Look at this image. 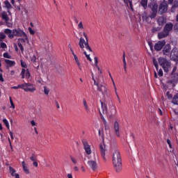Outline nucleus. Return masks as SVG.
<instances>
[{
  "label": "nucleus",
  "mask_w": 178,
  "mask_h": 178,
  "mask_svg": "<svg viewBox=\"0 0 178 178\" xmlns=\"http://www.w3.org/2000/svg\"><path fill=\"white\" fill-rule=\"evenodd\" d=\"M112 161L116 172H120L122 170V156L119 150L115 149L113 152Z\"/></svg>",
  "instance_id": "nucleus-1"
},
{
  "label": "nucleus",
  "mask_w": 178,
  "mask_h": 178,
  "mask_svg": "<svg viewBox=\"0 0 178 178\" xmlns=\"http://www.w3.org/2000/svg\"><path fill=\"white\" fill-rule=\"evenodd\" d=\"M101 108L102 111H99V113L102 116V113L103 115H106L107 118H109L110 119H113L116 115H118V111H116V108H113L110 110V111L108 112V106H106V104L101 102Z\"/></svg>",
  "instance_id": "nucleus-2"
},
{
  "label": "nucleus",
  "mask_w": 178,
  "mask_h": 178,
  "mask_svg": "<svg viewBox=\"0 0 178 178\" xmlns=\"http://www.w3.org/2000/svg\"><path fill=\"white\" fill-rule=\"evenodd\" d=\"M5 34H7L10 40H13L15 37H26V33L22 29H6L4 30Z\"/></svg>",
  "instance_id": "nucleus-3"
},
{
  "label": "nucleus",
  "mask_w": 178,
  "mask_h": 178,
  "mask_svg": "<svg viewBox=\"0 0 178 178\" xmlns=\"http://www.w3.org/2000/svg\"><path fill=\"white\" fill-rule=\"evenodd\" d=\"M88 166L91 169L93 172H96V170H98V163L97 161H98V154H95V152L93 153V159L91 156H88Z\"/></svg>",
  "instance_id": "nucleus-4"
},
{
  "label": "nucleus",
  "mask_w": 178,
  "mask_h": 178,
  "mask_svg": "<svg viewBox=\"0 0 178 178\" xmlns=\"http://www.w3.org/2000/svg\"><path fill=\"white\" fill-rule=\"evenodd\" d=\"M158 62L159 65H160V66L163 67L164 72H165L166 73H168L170 67H172V64H170V61L163 57L159 58Z\"/></svg>",
  "instance_id": "nucleus-5"
},
{
  "label": "nucleus",
  "mask_w": 178,
  "mask_h": 178,
  "mask_svg": "<svg viewBox=\"0 0 178 178\" xmlns=\"http://www.w3.org/2000/svg\"><path fill=\"white\" fill-rule=\"evenodd\" d=\"M0 16H1V19L4 20V24L8 27L9 29H12L13 27V21L9 18L8 13L5 11H1L0 13Z\"/></svg>",
  "instance_id": "nucleus-6"
},
{
  "label": "nucleus",
  "mask_w": 178,
  "mask_h": 178,
  "mask_svg": "<svg viewBox=\"0 0 178 178\" xmlns=\"http://www.w3.org/2000/svg\"><path fill=\"white\" fill-rule=\"evenodd\" d=\"M79 45L81 51H84V48H86L87 51H89V52H92V49H91V47H90V44H88V40H86L83 39V37H81L79 38Z\"/></svg>",
  "instance_id": "nucleus-7"
},
{
  "label": "nucleus",
  "mask_w": 178,
  "mask_h": 178,
  "mask_svg": "<svg viewBox=\"0 0 178 178\" xmlns=\"http://www.w3.org/2000/svg\"><path fill=\"white\" fill-rule=\"evenodd\" d=\"M168 2L166 1H163L161 2L159 7V14L163 15V13H166L168 12Z\"/></svg>",
  "instance_id": "nucleus-8"
},
{
  "label": "nucleus",
  "mask_w": 178,
  "mask_h": 178,
  "mask_svg": "<svg viewBox=\"0 0 178 178\" xmlns=\"http://www.w3.org/2000/svg\"><path fill=\"white\" fill-rule=\"evenodd\" d=\"M22 38H18L17 39V44H18V47L20 49V50L22 51V52H23L24 51V48L23 47V44H24V42H26V41H27V42H29V37L27 36V34L25 33V36H22Z\"/></svg>",
  "instance_id": "nucleus-9"
},
{
  "label": "nucleus",
  "mask_w": 178,
  "mask_h": 178,
  "mask_svg": "<svg viewBox=\"0 0 178 178\" xmlns=\"http://www.w3.org/2000/svg\"><path fill=\"white\" fill-rule=\"evenodd\" d=\"M113 129L117 137H120V124L119 121L115 120L113 124Z\"/></svg>",
  "instance_id": "nucleus-10"
},
{
  "label": "nucleus",
  "mask_w": 178,
  "mask_h": 178,
  "mask_svg": "<svg viewBox=\"0 0 178 178\" xmlns=\"http://www.w3.org/2000/svg\"><path fill=\"white\" fill-rule=\"evenodd\" d=\"M83 149L86 152V155H91V154H92V150L91 149V145H90L88 144V142L87 141H83Z\"/></svg>",
  "instance_id": "nucleus-11"
},
{
  "label": "nucleus",
  "mask_w": 178,
  "mask_h": 178,
  "mask_svg": "<svg viewBox=\"0 0 178 178\" xmlns=\"http://www.w3.org/2000/svg\"><path fill=\"white\" fill-rule=\"evenodd\" d=\"M166 42L165 40H160L157 42L154 45L155 51H161L162 48L165 47Z\"/></svg>",
  "instance_id": "nucleus-12"
},
{
  "label": "nucleus",
  "mask_w": 178,
  "mask_h": 178,
  "mask_svg": "<svg viewBox=\"0 0 178 178\" xmlns=\"http://www.w3.org/2000/svg\"><path fill=\"white\" fill-rule=\"evenodd\" d=\"M97 90L102 92V95H108V89L106 88V86L104 85H99L97 86Z\"/></svg>",
  "instance_id": "nucleus-13"
},
{
  "label": "nucleus",
  "mask_w": 178,
  "mask_h": 178,
  "mask_svg": "<svg viewBox=\"0 0 178 178\" xmlns=\"http://www.w3.org/2000/svg\"><path fill=\"white\" fill-rule=\"evenodd\" d=\"M170 51H172V47H170V44H167L163 49V55L169 56L170 55Z\"/></svg>",
  "instance_id": "nucleus-14"
},
{
  "label": "nucleus",
  "mask_w": 178,
  "mask_h": 178,
  "mask_svg": "<svg viewBox=\"0 0 178 178\" xmlns=\"http://www.w3.org/2000/svg\"><path fill=\"white\" fill-rule=\"evenodd\" d=\"M9 172L13 177L20 178V175L17 172H16V170H15V168H13V167H12V166L9 167Z\"/></svg>",
  "instance_id": "nucleus-15"
},
{
  "label": "nucleus",
  "mask_w": 178,
  "mask_h": 178,
  "mask_svg": "<svg viewBox=\"0 0 178 178\" xmlns=\"http://www.w3.org/2000/svg\"><path fill=\"white\" fill-rule=\"evenodd\" d=\"M21 76L22 79H24V77H26V79H29L30 77V72H29V70H25L24 68H22L21 72Z\"/></svg>",
  "instance_id": "nucleus-16"
},
{
  "label": "nucleus",
  "mask_w": 178,
  "mask_h": 178,
  "mask_svg": "<svg viewBox=\"0 0 178 178\" xmlns=\"http://www.w3.org/2000/svg\"><path fill=\"white\" fill-rule=\"evenodd\" d=\"M35 91V87L30 83H26V92H34Z\"/></svg>",
  "instance_id": "nucleus-17"
},
{
  "label": "nucleus",
  "mask_w": 178,
  "mask_h": 178,
  "mask_svg": "<svg viewBox=\"0 0 178 178\" xmlns=\"http://www.w3.org/2000/svg\"><path fill=\"white\" fill-rule=\"evenodd\" d=\"M168 35H169V33L163 30L162 32L159 33L158 38L159 40H162V38H166Z\"/></svg>",
  "instance_id": "nucleus-18"
},
{
  "label": "nucleus",
  "mask_w": 178,
  "mask_h": 178,
  "mask_svg": "<svg viewBox=\"0 0 178 178\" xmlns=\"http://www.w3.org/2000/svg\"><path fill=\"white\" fill-rule=\"evenodd\" d=\"M172 29H173V24L172 23L167 24L163 29V30L165 31L168 34H169V32L172 31Z\"/></svg>",
  "instance_id": "nucleus-19"
},
{
  "label": "nucleus",
  "mask_w": 178,
  "mask_h": 178,
  "mask_svg": "<svg viewBox=\"0 0 178 178\" xmlns=\"http://www.w3.org/2000/svg\"><path fill=\"white\" fill-rule=\"evenodd\" d=\"M99 149H100V152H101V155H102V158H104V159H105V151H106V149H105V145L100 144Z\"/></svg>",
  "instance_id": "nucleus-20"
},
{
  "label": "nucleus",
  "mask_w": 178,
  "mask_h": 178,
  "mask_svg": "<svg viewBox=\"0 0 178 178\" xmlns=\"http://www.w3.org/2000/svg\"><path fill=\"white\" fill-rule=\"evenodd\" d=\"M23 170L26 175H30V170H29V167L27 166V164H26V161H22V163Z\"/></svg>",
  "instance_id": "nucleus-21"
},
{
  "label": "nucleus",
  "mask_w": 178,
  "mask_h": 178,
  "mask_svg": "<svg viewBox=\"0 0 178 178\" xmlns=\"http://www.w3.org/2000/svg\"><path fill=\"white\" fill-rule=\"evenodd\" d=\"M157 22L159 26H163V24L166 23V19H165L163 17H159L157 19Z\"/></svg>",
  "instance_id": "nucleus-22"
},
{
  "label": "nucleus",
  "mask_w": 178,
  "mask_h": 178,
  "mask_svg": "<svg viewBox=\"0 0 178 178\" xmlns=\"http://www.w3.org/2000/svg\"><path fill=\"white\" fill-rule=\"evenodd\" d=\"M74 59L75 60V63L77 65L79 70H81V63H80V60H79V57L77 55L74 54Z\"/></svg>",
  "instance_id": "nucleus-23"
},
{
  "label": "nucleus",
  "mask_w": 178,
  "mask_h": 178,
  "mask_svg": "<svg viewBox=\"0 0 178 178\" xmlns=\"http://www.w3.org/2000/svg\"><path fill=\"white\" fill-rule=\"evenodd\" d=\"M5 63L6 65H8V66H9V67H13V66H15V65H16V62H15V60H8V59L5 60Z\"/></svg>",
  "instance_id": "nucleus-24"
},
{
  "label": "nucleus",
  "mask_w": 178,
  "mask_h": 178,
  "mask_svg": "<svg viewBox=\"0 0 178 178\" xmlns=\"http://www.w3.org/2000/svg\"><path fill=\"white\" fill-rule=\"evenodd\" d=\"M102 120L104 122L105 130H109L110 129L109 124H108V122H106V120H105V118H104V116H102Z\"/></svg>",
  "instance_id": "nucleus-25"
},
{
  "label": "nucleus",
  "mask_w": 178,
  "mask_h": 178,
  "mask_svg": "<svg viewBox=\"0 0 178 178\" xmlns=\"http://www.w3.org/2000/svg\"><path fill=\"white\" fill-rule=\"evenodd\" d=\"M83 104L85 111H86L88 113H90V108H88V104H87V101H86V99H83Z\"/></svg>",
  "instance_id": "nucleus-26"
},
{
  "label": "nucleus",
  "mask_w": 178,
  "mask_h": 178,
  "mask_svg": "<svg viewBox=\"0 0 178 178\" xmlns=\"http://www.w3.org/2000/svg\"><path fill=\"white\" fill-rule=\"evenodd\" d=\"M125 3H127V6H128V8H130V9H131V10H134L133 9V3L131 2V1L130 0H124Z\"/></svg>",
  "instance_id": "nucleus-27"
},
{
  "label": "nucleus",
  "mask_w": 178,
  "mask_h": 178,
  "mask_svg": "<svg viewBox=\"0 0 178 178\" xmlns=\"http://www.w3.org/2000/svg\"><path fill=\"white\" fill-rule=\"evenodd\" d=\"M172 104H174V105H178V94H176L172 100Z\"/></svg>",
  "instance_id": "nucleus-28"
},
{
  "label": "nucleus",
  "mask_w": 178,
  "mask_h": 178,
  "mask_svg": "<svg viewBox=\"0 0 178 178\" xmlns=\"http://www.w3.org/2000/svg\"><path fill=\"white\" fill-rule=\"evenodd\" d=\"M140 4L144 8V9H147L148 5V0H141Z\"/></svg>",
  "instance_id": "nucleus-29"
},
{
  "label": "nucleus",
  "mask_w": 178,
  "mask_h": 178,
  "mask_svg": "<svg viewBox=\"0 0 178 178\" xmlns=\"http://www.w3.org/2000/svg\"><path fill=\"white\" fill-rule=\"evenodd\" d=\"M19 88H22V90H24V91H25V92H26V90H27V83L19 84Z\"/></svg>",
  "instance_id": "nucleus-30"
},
{
  "label": "nucleus",
  "mask_w": 178,
  "mask_h": 178,
  "mask_svg": "<svg viewBox=\"0 0 178 178\" xmlns=\"http://www.w3.org/2000/svg\"><path fill=\"white\" fill-rule=\"evenodd\" d=\"M177 7H178V1H175L174 4L171 8V12L174 13L176 8H177Z\"/></svg>",
  "instance_id": "nucleus-31"
},
{
  "label": "nucleus",
  "mask_w": 178,
  "mask_h": 178,
  "mask_svg": "<svg viewBox=\"0 0 178 178\" xmlns=\"http://www.w3.org/2000/svg\"><path fill=\"white\" fill-rule=\"evenodd\" d=\"M3 123H4L6 127L10 130V126H9V122L8 121V120L6 118H3Z\"/></svg>",
  "instance_id": "nucleus-32"
},
{
  "label": "nucleus",
  "mask_w": 178,
  "mask_h": 178,
  "mask_svg": "<svg viewBox=\"0 0 178 178\" xmlns=\"http://www.w3.org/2000/svg\"><path fill=\"white\" fill-rule=\"evenodd\" d=\"M4 5L7 9H12V5L9 3V1L6 0L4 2Z\"/></svg>",
  "instance_id": "nucleus-33"
},
{
  "label": "nucleus",
  "mask_w": 178,
  "mask_h": 178,
  "mask_svg": "<svg viewBox=\"0 0 178 178\" xmlns=\"http://www.w3.org/2000/svg\"><path fill=\"white\" fill-rule=\"evenodd\" d=\"M6 38V35L3 32L0 33V42H2L3 40Z\"/></svg>",
  "instance_id": "nucleus-34"
},
{
  "label": "nucleus",
  "mask_w": 178,
  "mask_h": 178,
  "mask_svg": "<svg viewBox=\"0 0 178 178\" xmlns=\"http://www.w3.org/2000/svg\"><path fill=\"white\" fill-rule=\"evenodd\" d=\"M70 161H72V163H74V165L77 164V159H76L74 156H70Z\"/></svg>",
  "instance_id": "nucleus-35"
},
{
  "label": "nucleus",
  "mask_w": 178,
  "mask_h": 178,
  "mask_svg": "<svg viewBox=\"0 0 178 178\" xmlns=\"http://www.w3.org/2000/svg\"><path fill=\"white\" fill-rule=\"evenodd\" d=\"M78 30H84V24L81 21L78 24Z\"/></svg>",
  "instance_id": "nucleus-36"
},
{
  "label": "nucleus",
  "mask_w": 178,
  "mask_h": 178,
  "mask_svg": "<svg viewBox=\"0 0 178 178\" xmlns=\"http://www.w3.org/2000/svg\"><path fill=\"white\" fill-rule=\"evenodd\" d=\"M158 13L156 11H152L151 15L149 16L150 19H155L156 17V14Z\"/></svg>",
  "instance_id": "nucleus-37"
},
{
  "label": "nucleus",
  "mask_w": 178,
  "mask_h": 178,
  "mask_svg": "<svg viewBox=\"0 0 178 178\" xmlns=\"http://www.w3.org/2000/svg\"><path fill=\"white\" fill-rule=\"evenodd\" d=\"M152 12H157L158 13V4H154L152 6Z\"/></svg>",
  "instance_id": "nucleus-38"
},
{
  "label": "nucleus",
  "mask_w": 178,
  "mask_h": 178,
  "mask_svg": "<svg viewBox=\"0 0 178 178\" xmlns=\"http://www.w3.org/2000/svg\"><path fill=\"white\" fill-rule=\"evenodd\" d=\"M9 99H10V108H12L13 109H15V104L13 103V100H12V97H9Z\"/></svg>",
  "instance_id": "nucleus-39"
},
{
  "label": "nucleus",
  "mask_w": 178,
  "mask_h": 178,
  "mask_svg": "<svg viewBox=\"0 0 178 178\" xmlns=\"http://www.w3.org/2000/svg\"><path fill=\"white\" fill-rule=\"evenodd\" d=\"M79 34L80 35H83L86 41H88V36L87 35V33H86V31H83V33H80Z\"/></svg>",
  "instance_id": "nucleus-40"
},
{
  "label": "nucleus",
  "mask_w": 178,
  "mask_h": 178,
  "mask_svg": "<svg viewBox=\"0 0 178 178\" xmlns=\"http://www.w3.org/2000/svg\"><path fill=\"white\" fill-rule=\"evenodd\" d=\"M153 63H154V67H156V70L158 71L159 66L158 65V62L156 61V59L153 58Z\"/></svg>",
  "instance_id": "nucleus-41"
},
{
  "label": "nucleus",
  "mask_w": 178,
  "mask_h": 178,
  "mask_svg": "<svg viewBox=\"0 0 178 178\" xmlns=\"http://www.w3.org/2000/svg\"><path fill=\"white\" fill-rule=\"evenodd\" d=\"M3 58H7L8 59H12V56L9 53H4L3 54Z\"/></svg>",
  "instance_id": "nucleus-42"
},
{
  "label": "nucleus",
  "mask_w": 178,
  "mask_h": 178,
  "mask_svg": "<svg viewBox=\"0 0 178 178\" xmlns=\"http://www.w3.org/2000/svg\"><path fill=\"white\" fill-rule=\"evenodd\" d=\"M44 93L45 95H48V94H49V88H48L47 86H44Z\"/></svg>",
  "instance_id": "nucleus-43"
},
{
  "label": "nucleus",
  "mask_w": 178,
  "mask_h": 178,
  "mask_svg": "<svg viewBox=\"0 0 178 178\" xmlns=\"http://www.w3.org/2000/svg\"><path fill=\"white\" fill-rule=\"evenodd\" d=\"M0 48H3V49L8 48V46L6 45V43L1 42L0 44Z\"/></svg>",
  "instance_id": "nucleus-44"
},
{
  "label": "nucleus",
  "mask_w": 178,
  "mask_h": 178,
  "mask_svg": "<svg viewBox=\"0 0 178 178\" xmlns=\"http://www.w3.org/2000/svg\"><path fill=\"white\" fill-rule=\"evenodd\" d=\"M83 54L86 56L88 60H89L90 62L92 61V60L91 59V57H90V55L87 54V51H83Z\"/></svg>",
  "instance_id": "nucleus-45"
},
{
  "label": "nucleus",
  "mask_w": 178,
  "mask_h": 178,
  "mask_svg": "<svg viewBox=\"0 0 178 178\" xmlns=\"http://www.w3.org/2000/svg\"><path fill=\"white\" fill-rule=\"evenodd\" d=\"M20 62H21L22 67H24V69H26L27 64H26V63L24 61H23V60H21Z\"/></svg>",
  "instance_id": "nucleus-46"
},
{
  "label": "nucleus",
  "mask_w": 178,
  "mask_h": 178,
  "mask_svg": "<svg viewBox=\"0 0 178 178\" xmlns=\"http://www.w3.org/2000/svg\"><path fill=\"white\" fill-rule=\"evenodd\" d=\"M28 30L31 35H34V34H35V31H34L31 27H29Z\"/></svg>",
  "instance_id": "nucleus-47"
},
{
  "label": "nucleus",
  "mask_w": 178,
  "mask_h": 178,
  "mask_svg": "<svg viewBox=\"0 0 178 178\" xmlns=\"http://www.w3.org/2000/svg\"><path fill=\"white\" fill-rule=\"evenodd\" d=\"M123 63H124V69L126 71L127 64L126 63V57L124 56V55L123 56Z\"/></svg>",
  "instance_id": "nucleus-48"
},
{
  "label": "nucleus",
  "mask_w": 178,
  "mask_h": 178,
  "mask_svg": "<svg viewBox=\"0 0 178 178\" xmlns=\"http://www.w3.org/2000/svg\"><path fill=\"white\" fill-rule=\"evenodd\" d=\"M158 75L159 76V77H162L163 76V71L162 70H159L158 71Z\"/></svg>",
  "instance_id": "nucleus-49"
},
{
  "label": "nucleus",
  "mask_w": 178,
  "mask_h": 178,
  "mask_svg": "<svg viewBox=\"0 0 178 178\" xmlns=\"http://www.w3.org/2000/svg\"><path fill=\"white\" fill-rule=\"evenodd\" d=\"M31 161H32L33 162H34V161L37 160V157L35 156V155L32 154V156L30 157Z\"/></svg>",
  "instance_id": "nucleus-50"
},
{
  "label": "nucleus",
  "mask_w": 178,
  "mask_h": 178,
  "mask_svg": "<svg viewBox=\"0 0 178 178\" xmlns=\"http://www.w3.org/2000/svg\"><path fill=\"white\" fill-rule=\"evenodd\" d=\"M95 65L98 66V57H94Z\"/></svg>",
  "instance_id": "nucleus-51"
},
{
  "label": "nucleus",
  "mask_w": 178,
  "mask_h": 178,
  "mask_svg": "<svg viewBox=\"0 0 178 178\" xmlns=\"http://www.w3.org/2000/svg\"><path fill=\"white\" fill-rule=\"evenodd\" d=\"M69 48L70 49L71 54H72L73 56H74V55H76V54H74V51H73V49L72 48V46L70 44H69Z\"/></svg>",
  "instance_id": "nucleus-52"
},
{
  "label": "nucleus",
  "mask_w": 178,
  "mask_h": 178,
  "mask_svg": "<svg viewBox=\"0 0 178 178\" xmlns=\"http://www.w3.org/2000/svg\"><path fill=\"white\" fill-rule=\"evenodd\" d=\"M166 95H167L168 99H172V94H170V92H167Z\"/></svg>",
  "instance_id": "nucleus-53"
},
{
  "label": "nucleus",
  "mask_w": 178,
  "mask_h": 178,
  "mask_svg": "<svg viewBox=\"0 0 178 178\" xmlns=\"http://www.w3.org/2000/svg\"><path fill=\"white\" fill-rule=\"evenodd\" d=\"M9 134H10V138H11V139L12 140H15V137H13V132H12V131H9Z\"/></svg>",
  "instance_id": "nucleus-54"
},
{
  "label": "nucleus",
  "mask_w": 178,
  "mask_h": 178,
  "mask_svg": "<svg viewBox=\"0 0 178 178\" xmlns=\"http://www.w3.org/2000/svg\"><path fill=\"white\" fill-rule=\"evenodd\" d=\"M31 126H37V123H35V121L31 120Z\"/></svg>",
  "instance_id": "nucleus-55"
},
{
  "label": "nucleus",
  "mask_w": 178,
  "mask_h": 178,
  "mask_svg": "<svg viewBox=\"0 0 178 178\" xmlns=\"http://www.w3.org/2000/svg\"><path fill=\"white\" fill-rule=\"evenodd\" d=\"M33 165L35 166V168H38V163L37 161H34L33 163Z\"/></svg>",
  "instance_id": "nucleus-56"
},
{
  "label": "nucleus",
  "mask_w": 178,
  "mask_h": 178,
  "mask_svg": "<svg viewBox=\"0 0 178 178\" xmlns=\"http://www.w3.org/2000/svg\"><path fill=\"white\" fill-rule=\"evenodd\" d=\"M0 81L3 82L5 80L3 79V76L2 74H0Z\"/></svg>",
  "instance_id": "nucleus-57"
},
{
  "label": "nucleus",
  "mask_w": 178,
  "mask_h": 178,
  "mask_svg": "<svg viewBox=\"0 0 178 178\" xmlns=\"http://www.w3.org/2000/svg\"><path fill=\"white\" fill-rule=\"evenodd\" d=\"M167 144H168L170 148H172V144L170 143V140L167 139Z\"/></svg>",
  "instance_id": "nucleus-58"
},
{
  "label": "nucleus",
  "mask_w": 178,
  "mask_h": 178,
  "mask_svg": "<svg viewBox=\"0 0 178 178\" xmlns=\"http://www.w3.org/2000/svg\"><path fill=\"white\" fill-rule=\"evenodd\" d=\"M11 88L13 90H17V89L20 88V87H19V85H18L17 86H13V87H11Z\"/></svg>",
  "instance_id": "nucleus-59"
},
{
  "label": "nucleus",
  "mask_w": 178,
  "mask_h": 178,
  "mask_svg": "<svg viewBox=\"0 0 178 178\" xmlns=\"http://www.w3.org/2000/svg\"><path fill=\"white\" fill-rule=\"evenodd\" d=\"M67 178H73V175L72 174H67Z\"/></svg>",
  "instance_id": "nucleus-60"
},
{
  "label": "nucleus",
  "mask_w": 178,
  "mask_h": 178,
  "mask_svg": "<svg viewBox=\"0 0 178 178\" xmlns=\"http://www.w3.org/2000/svg\"><path fill=\"white\" fill-rule=\"evenodd\" d=\"M74 170L75 172H79V167L74 166Z\"/></svg>",
  "instance_id": "nucleus-61"
},
{
  "label": "nucleus",
  "mask_w": 178,
  "mask_h": 178,
  "mask_svg": "<svg viewBox=\"0 0 178 178\" xmlns=\"http://www.w3.org/2000/svg\"><path fill=\"white\" fill-rule=\"evenodd\" d=\"M81 169L82 172H86V168H84V166H81Z\"/></svg>",
  "instance_id": "nucleus-62"
},
{
  "label": "nucleus",
  "mask_w": 178,
  "mask_h": 178,
  "mask_svg": "<svg viewBox=\"0 0 178 178\" xmlns=\"http://www.w3.org/2000/svg\"><path fill=\"white\" fill-rule=\"evenodd\" d=\"M174 29H175V30H178V24H176L175 25Z\"/></svg>",
  "instance_id": "nucleus-63"
},
{
  "label": "nucleus",
  "mask_w": 178,
  "mask_h": 178,
  "mask_svg": "<svg viewBox=\"0 0 178 178\" xmlns=\"http://www.w3.org/2000/svg\"><path fill=\"white\" fill-rule=\"evenodd\" d=\"M173 1L174 0H168V3H170V5H172V3H173Z\"/></svg>",
  "instance_id": "nucleus-64"
}]
</instances>
